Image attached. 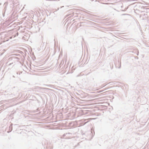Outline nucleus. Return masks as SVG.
<instances>
[{
    "label": "nucleus",
    "mask_w": 149,
    "mask_h": 149,
    "mask_svg": "<svg viewBox=\"0 0 149 149\" xmlns=\"http://www.w3.org/2000/svg\"><path fill=\"white\" fill-rule=\"evenodd\" d=\"M65 134H64L63 135V136H65Z\"/></svg>",
    "instance_id": "nucleus-1"
},
{
    "label": "nucleus",
    "mask_w": 149,
    "mask_h": 149,
    "mask_svg": "<svg viewBox=\"0 0 149 149\" xmlns=\"http://www.w3.org/2000/svg\"><path fill=\"white\" fill-rule=\"evenodd\" d=\"M45 89H47V88H45Z\"/></svg>",
    "instance_id": "nucleus-2"
}]
</instances>
